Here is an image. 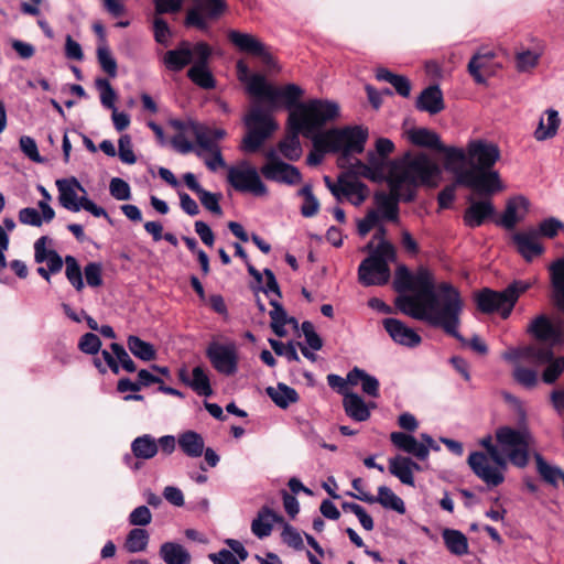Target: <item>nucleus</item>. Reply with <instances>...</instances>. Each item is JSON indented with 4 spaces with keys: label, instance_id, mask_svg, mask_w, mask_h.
I'll list each match as a JSON object with an SVG mask.
<instances>
[{
    "label": "nucleus",
    "instance_id": "f257e3e1",
    "mask_svg": "<svg viewBox=\"0 0 564 564\" xmlns=\"http://www.w3.org/2000/svg\"><path fill=\"white\" fill-rule=\"evenodd\" d=\"M393 285L399 293L395 305L403 314L441 328L467 345V340L458 332L464 301L452 283L438 282L434 273L425 267L411 272L401 265L395 270ZM468 345L479 354L487 352V345L478 336H474Z\"/></svg>",
    "mask_w": 564,
    "mask_h": 564
},
{
    "label": "nucleus",
    "instance_id": "f03ea898",
    "mask_svg": "<svg viewBox=\"0 0 564 564\" xmlns=\"http://www.w3.org/2000/svg\"><path fill=\"white\" fill-rule=\"evenodd\" d=\"M441 176V167L425 153H406L394 161L387 177L390 193L375 194V208L369 209L365 218L358 221V234L365 237L383 220L399 223V202L413 200L421 185L437 186Z\"/></svg>",
    "mask_w": 564,
    "mask_h": 564
},
{
    "label": "nucleus",
    "instance_id": "7ed1b4c3",
    "mask_svg": "<svg viewBox=\"0 0 564 564\" xmlns=\"http://www.w3.org/2000/svg\"><path fill=\"white\" fill-rule=\"evenodd\" d=\"M499 159V148L484 139L470 140L466 150L457 147L445 149V169L455 175L456 183L481 195L505 188L499 173L492 170Z\"/></svg>",
    "mask_w": 564,
    "mask_h": 564
},
{
    "label": "nucleus",
    "instance_id": "20e7f679",
    "mask_svg": "<svg viewBox=\"0 0 564 564\" xmlns=\"http://www.w3.org/2000/svg\"><path fill=\"white\" fill-rule=\"evenodd\" d=\"M339 116V106L329 100L311 99L300 105L289 115V132L278 144L280 153L289 161L302 156L299 134L311 139L315 145L316 131Z\"/></svg>",
    "mask_w": 564,
    "mask_h": 564
},
{
    "label": "nucleus",
    "instance_id": "39448f33",
    "mask_svg": "<svg viewBox=\"0 0 564 564\" xmlns=\"http://www.w3.org/2000/svg\"><path fill=\"white\" fill-rule=\"evenodd\" d=\"M315 148L319 151L340 153L343 159L360 154L365 150L368 129L361 126H347L321 132L316 131Z\"/></svg>",
    "mask_w": 564,
    "mask_h": 564
},
{
    "label": "nucleus",
    "instance_id": "423d86ee",
    "mask_svg": "<svg viewBox=\"0 0 564 564\" xmlns=\"http://www.w3.org/2000/svg\"><path fill=\"white\" fill-rule=\"evenodd\" d=\"M496 440L507 463L519 468H524L529 464L530 452L535 446V440L527 426L519 429L501 426L496 431Z\"/></svg>",
    "mask_w": 564,
    "mask_h": 564
},
{
    "label": "nucleus",
    "instance_id": "0eeeda50",
    "mask_svg": "<svg viewBox=\"0 0 564 564\" xmlns=\"http://www.w3.org/2000/svg\"><path fill=\"white\" fill-rule=\"evenodd\" d=\"M531 285V282L517 280L500 292L485 289L476 295L477 306L482 313L497 312L502 318H507L519 296Z\"/></svg>",
    "mask_w": 564,
    "mask_h": 564
},
{
    "label": "nucleus",
    "instance_id": "6e6552de",
    "mask_svg": "<svg viewBox=\"0 0 564 564\" xmlns=\"http://www.w3.org/2000/svg\"><path fill=\"white\" fill-rule=\"evenodd\" d=\"M247 133L242 139L241 149L245 152H257L264 141L278 129L271 113L259 104H253L243 118Z\"/></svg>",
    "mask_w": 564,
    "mask_h": 564
},
{
    "label": "nucleus",
    "instance_id": "1a4fd4ad",
    "mask_svg": "<svg viewBox=\"0 0 564 564\" xmlns=\"http://www.w3.org/2000/svg\"><path fill=\"white\" fill-rule=\"evenodd\" d=\"M227 37L229 42L240 52L258 57L267 72H281V66L270 52L269 47L253 34L240 32L237 30H229Z\"/></svg>",
    "mask_w": 564,
    "mask_h": 564
},
{
    "label": "nucleus",
    "instance_id": "9d476101",
    "mask_svg": "<svg viewBox=\"0 0 564 564\" xmlns=\"http://www.w3.org/2000/svg\"><path fill=\"white\" fill-rule=\"evenodd\" d=\"M227 181L236 191L241 193H249L257 197L268 194V188L261 180L260 172L248 161H240L237 165L229 166Z\"/></svg>",
    "mask_w": 564,
    "mask_h": 564
},
{
    "label": "nucleus",
    "instance_id": "9b49d317",
    "mask_svg": "<svg viewBox=\"0 0 564 564\" xmlns=\"http://www.w3.org/2000/svg\"><path fill=\"white\" fill-rule=\"evenodd\" d=\"M468 465L489 487H496L505 479L507 460L502 455L497 458L481 452H474L468 457Z\"/></svg>",
    "mask_w": 564,
    "mask_h": 564
},
{
    "label": "nucleus",
    "instance_id": "f8f14e48",
    "mask_svg": "<svg viewBox=\"0 0 564 564\" xmlns=\"http://www.w3.org/2000/svg\"><path fill=\"white\" fill-rule=\"evenodd\" d=\"M528 333L540 343L549 345V349L564 345V321L561 317L539 315L529 324Z\"/></svg>",
    "mask_w": 564,
    "mask_h": 564
},
{
    "label": "nucleus",
    "instance_id": "ddd939ff",
    "mask_svg": "<svg viewBox=\"0 0 564 564\" xmlns=\"http://www.w3.org/2000/svg\"><path fill=\"white\" fill-rule=\"evenodd\" d=\"M267 162L261 166L260 173L268 181L295 185L302 181L300 170L289 163L283 162L274 149L265 152Z\"/></svg>",
    "mask_w": 564,
    "mask_h": 564
},
{
    "label": "nucleus",
    "instance_id": "4468645a",
    "mask_svg": "<svg viewBox=\"0 0 564 564\" xmlns=\"http://www.w3.org/2000/svg\"><path fill=\"white\" fill-rule=\"evenodd\" d=\"M195 63L188 68L187 77L202 89H214L216 79L208 66L213 50L206 42L200 41L195 43Z\"/></svg>",
    "mask_w": 564,
    "mask_h": 564
},
{
    "label": "nucleus",
    "instance_id": "2eb2a0df",
    "mask_svg": "<svg viewBox=\"0 0 564 564\" xmlns=\"http://www.w3.org/2000/svg\"><path fill=\"white\" fill-rule=\"evenodd\" d=\"M303 95L304 90L296 84L275 87L265 80L257 98L265 99L273 108L283 105L292 111L300 105L296 102Z\"/></svg>",
    "mask_w": 564,
    "mask_h": 564
},
{
    "label": "nucleus",
    "instance_id": "dca6fc26",
    "mask_svg": "<svg viewBox=\"0 0 564 564\" xmlns=\"http://www.w3.org/2000/svg\"><path fill=\"white\" fill-rule=\"evenodd\" d=\"M206 355L213 367L225 376H232L238 369V354L235 344L212 343Z\"/></svg>",
    "mask_w": 564,
    "mask_h": 564
},
{
    "label": "nucleus",
    "instance_id": "f3484780",
    "mask_svg": "<svg viewBox=\"0 0 564 564\" xmlns=\"http://www.w3.org/2000/svg\"><path fill=\"white\" fill-rule=\"evenodd\" d=\"M194 2L187 11L185 24L199 30H207V20L218 18L226 8L224 0H194Z\"/></svg>",
    "mask_w": 564,
    "mask_h": 564
},
{
    "label": "nucleus",
    "instance_id": "a211bd4d",
    "mask_svg": "<svg viewBox=\"0 0 564 564\" xmlns=\"http://www.w3.org/2000/svg\"><path fill=\"white\" fill-rule=\"evenodd\" d=\"M58 191V202L67 210L77 213L82 209L86 189L75 177L62 178L56 181Z\"/></svg>",
    "mask_w": 564,
    "mask_h": 564
},
{
    "label": "nucleus",
    "instance_id": "6ab92c4d",
    "mask_svg": "<svg viewBox=\"0 0 564 564\" xmlns=\"http://www.w3.org/2000/svg\"><path fill=\"white\" fill-rule=\"evenodd\" d=\"M358 278L360 283L366 286L382 285L389 281L390 269L383 259L369 257L360 263Z\"/></svg>",
    "mask_w": 564,
    "mask_h": 564
},
{
    "label": "nucleus",
    "instance_id": "aec40b11",
    "mask_svg": "<svg viewBox=\"0 0 564 564\" xmlns=\"http://www.w3.org/2000/svg\"><path fill=\"white\" fill-rule=\"evenodd\" d=\"M512 242L518 253L527 262L534 261L545 251V248L538 236V231L533 227L516 232L512 236Z\"/></svg>",
    "mask_w": 564,
    "mask_h": 564
},
{
    "label": "nucleus",
    "instance_id": "412c9836",
    "mask_svg": "<svg viewBox=\"0 0 564 564\" xmlns=\"http://www.w3.org/2000/svg\"><path fill=\"white\" fill-rule=\"evenodd\" d=\"M196 58L195 44L188 41H181L178 45L166 51L162 56V63L170 72H181L187 65H193Z\"/></svg>",
    "mask_w": 564,
    "mask_h": 564
},
{
    "label": "nucleus",
    "instance_id": "4be33fe9",
    "mask_svg": "<svg viewBox=\"0 0 564 564\" xmlns=\"http://www.w3.org/2000/svg\"><path fill=\"white\" fill-rule=\"evenodd\" d=\"M368 196L369 188L366 184L349 174L340 175V187L338 196H336L337 202L347 199L350 204L359 206L368 198Z\"/></svg>",
    "mask_w": 564,
    "mask_h": 564
},
{
    "label": "nucleus",
    "instance_id": "5701e85b",
    "mask_svg": "<svg viewBox=\"0 0 564 564\" xmlns=\"http://www.w3.org/2000/svg\"><path fill=\"white\" fill-rule=\"evenodd\" d=\"M383 327L392 340L399 345L413 348L422 341L421 336L414 329L397 318H386Z\"/></svg>",
    "mask_w": 564,
    "mask_h": 564
},
{
    "label": "nucleus",
    "instance_id": "b1692460",
    "mask_svg": "<svg viewBox=\"0 0 564 564\" xmlns=\"http://www.w3.org/2000/svg\"><path fill=\"white\" fill-rule=\"evenodd\" d=\"M551 349L543 348L540 344L525 346L523 348H510L502 354V358L510 362H518L519 360H527L534 365H542L549 360Z\"/></svg>",
    "mask_w": 564,
    "mask_h": 564
},
{
    "label": "nucleus",
    "instance_id": "393cba45",
    "mask_svg": "<svg viewBox=\"0 0 564 564\" xmlns=\"http://www.w3.org/2000/svg\"><path fill=\"white\" fill-rule=\"evenodd\" d=\"M549 271L554 304L564 313V257L550 263Z\"/></svg>",
    "mask_w": 564,
    "mask_h": 564
},
{
    "label": "nucleus",
    "instance_id": "a878e982",
    "mask_svg": "<svg viewBox=\"0 0 564 564\" xmlns=\"http://www.w3.org/2000/svg\"><path fill=\"white\" fill-rule=\"evenodd\" d=\"M274 523H283V518L268 507H263L252 520L251 531L263 539L271 534Z\"/></svg>",
    "mask_w": 564,
    "mask_h": 564
},
{
    "label": "nucleus",
    "instance_id": "bb28decb",
    "mask_svg": "<svg viewBox=\"0 0 564 564\" xmlns=\"http://www.w3.org/2000/svg\"><path fill=\"white\" fill-rule=\"evenodd\" d=\"M416 108L426 111L430 115H436L444 109L443 93L438 86L433 85L426 87L416 100Z\"/></svg>",
    "mask_w": 564,
    "mask_h": 564
},
{
    "label": "nucleus",
    "instance_id": "cd10ccee",
    "mask_svg": "<svg viewBox=\"0 0 564 564\" xmlns=\"http://www.w3.org/2000/svg\"><path fill=\"white\" fill-rule=\"evenodd\" d=\"M408 138L415 145L437 150L444 155L445 149L451 148L441 142L440 135L436 132L426 128H414L409 130Z\"/></svg>",
    "mask_w": 564,
    "mask_h": 564
},
{
    "label": "nucleus",
    "instance_id": "c85d7f7f",
    "mask_svg": "<svg viewBox=\"0 0 564 564\" xmlns=\"http://www.w3.org/2000/svg\"><path fill=\"white\" fill-rule=\"evenodd\" d=\"M494 212V206L489 200L473 202L465 210L464 223L470 228L479 227Z\"/></svg>",
    "mask_w": 564,
    "mask_h": 564
},
{
    "label": "nucleus",
    "instance_id": "c756f323",
    "mask_svg": "<svg viewBox=\"0 0 564 564\" xmlns=\"http://www.w3.org/2000/svg\"><path fill=\"white\" fill-rule=\"evenodd\" d=\"M347 380L350 386H361V390L365 394L371 398L379 397V380L365 370L355 367L347 375Z\"/></svg>",
    "mask_w": 564,
    "mask_h": 564
},
{
    "label": "nucleus",
    "instance_id": "7c9ffc66",
    "mask_svg": "<svg viewBox=\"0 0 564 564\" xmlns=\"http://www.w3.org/2000/svg\"><path fill=\"white\" fill-rule=\"evenodd\" d=\"M419 469V465L410 457L398 455L389 462L390 473L406 485H413V471Z\"/></svg>",
    "mask_w": 564,
    "mask_h": 564
},
{
    "label": "nucleus",
    "instance_id": "2f4dec72",
    "mask_svg": "<svg viewBox=\"0 0 564 564\" xmlns=\"http://www.w3.org/2000/svg\"><path fill=\"white\" fill-rule=\"evenodd\" d=\"M343 405L346 414L357 422H365L370 417L369 405L355 392L345 393Z\"/></svg>",
    "mask_w": 564,
    "mask_h": 564
},
{
    "label": "nucleus",
    "instance_id": "473e14b6",
    "mask_svg": "<svg viewBox=\"0 0 564 564\" xmlns=\"http://www.w3.org/2000/svg\"><path fill=\"white\" fill-rule=\"evenodd\" d=\"M529 208V200L524 196L511 198L506 207L501 223L507 228H513L520 221Z\"/></svg>",
    "mask_w": 564,
    "mask_h": 564
},
{
    "label": "nucleus",
    "instance_id": "72a5a7b5",
    "mask_svg": "<svg viewBox=\"0 0 564 564\" xmlns=\"http://www.w3.org/2000/svg\"><path fill=\"white\" fill-rule=\"evenodd\" d=\"M238 79L246 84L247 91L253 97H258L261 88L265 84V77L261 74H251L249 66L243 61H238L236 64Z\"/></svg>",
    "mask_w": 564,
    "mask_h": 564
},
{
    "label": "nucleus",
    "instance_id": "f704fd0d",
    "mask_svg": "<svg viewBox=\"0 0 564 564\" xmlns=\"http://www.w3.org/2000/svg\"><path fill=\"white\" fill-rule=\"evenodd\" d=\"M159 554L166 564H191L192 562L189 552L176 542L163 543Z\"/></svg>",
    "mask_w": 564,
    "mask_h": 564
},
{
    "label": "nucleus",
    "instance_id": "c9c22d12",
    "mask_svg": "<svg viewBox=\"0 0 564 564\" xmlns=\"http://www.w3.org/2000/svg\"><path fill=\"white\" fill-rule=\"evenodd\" d=\"M181 379L186 382L197 394L209 397L213 394L208 375L200 366H197L192 371V379L185 378V371L180 373Z\"/></svg>",
    "mask_w": 564,
    "mask_h": 564
},
{
    "label": "nucleus",
    "instance_id": "e433bc0d",
    "mask_svg": "<svg viewBox=\"0 0 564 564\" xmlns=\"http://www.w3.org/2000/svg\"><path fill=\"white\" fill-rule=\"evenodd\" d=\"M191 135H193L196 140L195 154L197 156H203V152L219 148L218 143L214 142L210 128L208 126L197 122V124H191Z\"/></svg>",
    "mask_w": 564,
    "mask_h": 564
},
{
    "label": "nucleus",
    "instance_id": "4c0bfd02",
    "mask_svg": "<svg viewBox=\"0 0 564 564\" xmlns=\"http://www.w3.org/2000/svg\"><path fill=\"white\" fill-rule=\"evenodd\" d=\"M181 449L189 457H199L204 453V440L197 432L187 431L178 436Z\"/></svg>",
    "mask_w": 564,
    "mask_h": 564
},
{
    "label": "nucleus",
    "instance_id": "58836bf2",
    "mask_svg": "<svg viewBox=\"0 0 564 564\" xmlns=\"http://www.w3.org/2000/svg\"><path fill=\"white\" fill-rule=\"evenodd\" d=\"M265 391L271 400L281 409H286L290 404L299 400V394L295 389L285 383H278L276 387H268Z\"/></svg>",
    "mask_w": 564,
    "mask_h": 564
},
{
    "label": "nucleus",
    "instance_id": "ea45409f",
    "mask_svg": "<svg viewBox=\"0 0 564 564\" xmlns=\"http://www.w3.org/2000/svg\"><path fill=\"white\" fill-rule=\"evenodd\" d=\"M442 536L447 550L454 555H465L468 553V541L465 534L458 530L444 529Z\"/></svg>",
    "mask_w": 564,
    "mask_h": 564
},
{
    "label": "nucleus",
    "instance_id": "a19ab883",
    "mask_svg": "<svg viewBox=\"0 0 564 564\" xmlns=\"http://www.w3.org/2000/svg\"><path fill=\"white\" fill-rule=\"evenodd\" d=\"M131 451L137 458L151 459L158 454V444L153 436L144 434L132 441Z\"/></svg>",
    "mask_w": 564,
    "mask_h": 564
},
{
    "label": "nucleus",
    "instance_id": "79ce46f5",
    "mask_svg": "<svg viewBox=\"0 0 564 564\" xmlns=\"http://www.w3.org/2000/svg\"><path fill=\"white\" fill-rule=\"evenodd\" d=\"M534 459L541 478L554 488H557L561 484V478H563L562 469L549 464L539 453H534Z\"/></svg>",
    "mask_w": 564,
    "mask_h": 564
},
{
    "label": "nucleus",
    "instance_id": "37998d69",
    "mask_svg": "<svg viewBox=\"0 0 564 564\" xmlns=\"http://www.w3.org/2000/svg\"><path fill=\"white\" fill-rule=\"evenodd\" d=\"M542 47L535 46L533 48H520L516 53V67L519 72H529L534 68L542 55Z\"/></svg>",
    "mask_w": 564,
    "mask_h": 564
},
{
    "label": "nucleus",
    "instance_id": "c03bdc74",
    "mask_svg": "<svg viewBox=\"0 0 564 564\" xmlns=\"http://www.w3.org/2000/svg\"><path fill=\"white\" fill-rule=\"evenodd\" d=\"M130 352L143 361H151L155 358L156 351L152 344L142 340L140 337L130 335L127 339Z\"/></svg>",
    "mask_w": 564,
    "mask_h": 564
},
{
    "label": "nucleus",
    "instance_id": "a18cd8bd",
    "mask_svg": "<svg viewBox=\"0 0 564 564\" xmlns=\"http://www.w3.org/2000/svg\"><path fill=\"white\" fill-rule=\"evenodd\" d=\"M547 123L545 127L544 119L542 118L539 122L536 130L534 131V138L539 141H543L554 137L560 126L558 112L554 109H547Z\"/></svg>",
    "mask_w": 564,
    "mask_h": 564
},
{
    "label": "nucleus",
    "instance_id": "49530a36",
    "mask_svg": "<svg viewBox=\"0 0 564 564\" xmlns=\"http://www.w3.org/2000/svg\"><path fill=\"white\" fill-rule=\"evenodd\" d=\"M149 543V533L141 528L132 529L124 541V549L129 553H140L145 551Z\"/></svg>",
    "mask_w": 564,
    "mask_h": 564
},
{
    "label": "nucleus",
    "instance_id": "de8ad7c7",
    "mask_svg": "<svg viewBox=\"0 0 564 564\" xmlns=\"http://www.w3.org/2000/svg\"><path fill=\"white\" fill-rule=\"evenodd\" d=\"M543 365H546L542 372V380L546 384L554 383L564 372V357H554L551 350V356Z\"/></svg>",
    "mask_w": 564,
    "mask_h": 564
},
{
    "label": "nucleus",
    "instance_id": "09e8293b",
    "mask_svg": "<svg viewBox=\"0 0 564 564\" xmlns=\"http://www.w3.org/2000/svg\"><path fill=\"white\" fill-rule=\"evenodd\" d=\"M370 503L379 502L383 508L393 510L400 514L405 512V506L400 496H355Z\"/></svg>",
    "mask_w": 564,
    "mask_h": 564
},
{
    "label": "nucleus",
    "instance_id": "8fccbe9b",
    "mask_svg": "<svg viewBox=\"0 0 564 564\" xmlns=\"http://www.w3.org/2000/svg\"><path fill=\"white\" fill-rule=\"evenodd\" d=\"M297 194L303 197V204L301 206V214L304 217H313L319 209V202L313 194L312 186L306 184L302 187Z\"/></svg>",
    "mask_w": 564,
    "mask_h": 564
},
{
    "label": "nucleus",
    "instance_id": "3c124183",
    "mask_svg": "<svg viewBox=\"0 0 564 564\" xmlns=\"http://www.w3.org/2000/svg\"><path fill=\"white\" fill-rule=\"evenodd\" d=\"M65 275L76 291H82L85 286L83 273L77 260L73 256L65 257Z\"/></svg>",
    "mask_w": 564,
    "mask_h": 564
},
{
    "label": "nucleus",
    "instance_id": "603ef678",
    "mask_svg": "<svg viewBox=\"0 0 564 564\" xmlns=\"http://www.w3.org/2000/svg\"><path fill=\"white\" fill-rule=\"evenodd\" d=\"M97 58L100 67L105 73H107L110 77L117 76V62L112 56L109 47L105 43L98 46Z\"/></svg>",
    "mask_w": 564,
    "mask_h": 564
},
{
    "label": "nucleus",
    "instance_id": "864d4df0",
    "mask_svg": "<svg viewBox=\"0 0 564 564\" xmlns=\"http://www.w3.org/2000/svg\"><path fill=\"white\" fill-rule=\"evenodd\" d=\"M350 174L354 176H362L372 182H381L383 180V174L377 170V167H371L360 160H356L354 163H351Z\"/></svg>",
    "mask_w": 564,
    "mask_h": 564
},
{
    "label": "nucleus",
    "instance_id": "5fc2aeb1",
    "mask_svg": "<svg viewBox=\"0 0 564 564\" xmlns=\"http://www.w3.org/2000/svg\"><path fill=\"white\" fill-rule=\"evenodd\" d=\"M539 237L554 238L564 230V223L555 217L543 219L535 228Z\"/></svg>",
    "mask_w": 564,
    "mask_h": 564
},
{
    "label": "nucleus",
    "instance_id": "6e6d98bb",
    "mask_svg": "<svg viewBox=\"0 0 564 564\" xmlns=\"http://www.w3.org/2000/svg\"><path fill=\"white\" fill-rule=\"evenodd\" d=\"M513 378L519 384L528 389L534 388L539 381L535 370L522 367L520 365L514 367Z\"/></svg>",
    "mask_w": 564,
    "mask_h": 564
},
{
    "label": "nucleus",
    "instance_id": "4d7b16f0",
    "mask_svg": "<svg viewBox=\"0 0 564 564\" xmlns=\"http://www.w3.org/2000/svg\"><path fill=\"white\" fill-rule=\"evenodd\" d=\"M96 87L100 93V101L102 106H105L108 109H116V93L111 87L109 80L105 78H98L96 79Z\"/></svg>",
    "mask_w": 564,
    "mask_h": 564
},
{
    "label": "nucleus",
    "instance_id": "13d9d810",
    "mask_svg": "<svg viewBox=\"0 0 564 564\" xmlns=\"http://www.w3.org/2000/svg\"><path fill=\"white\" fill-rule=\"evenodd\" d=\"M153 32L154 40L164 46L170 45V40L172 37V31L166 23V21L160 17H155L153 20Z\"/></svg>",
    "mask_w": 564,
    "mask_h": 564
},
{
    "label": "nucleus",
    "instance_id": "bf43d9fd",
    "mask_svg": "<svg viewBox=\"0 0 564 564\" xmlns=\"http://www.w3.org/2000/svg\"><path fill=\"white\" fill-rule=\"evenodd\" d=\"M20 149L23 154L35 163H43L44 159L40 155L35 140L29 135H22L19 140Z\"/></svg>",
    "mask_w": 564,
    "mask_h": 564
},
{
    "label": "nucleus",
    "instance_id": "052dcab7",
    "mask_svg": "<svg viewBox=\"0 0 564 564\" xmlns=\"http://www.w3.org/2000/svg\"><path fill=\"white\" fill-rule=\"evenodd\" d=\"M110 195L117 200H128L131 198L130 185L122 178L113 177L109 184Z\"/></svg>",
    "mask_w": 564,
    "mask_h": 564
},
{
    "label": "nucleus",
    "instance_id": "680f3d73",
    "mask_svg": "<svg viewBox=\"0 0 564 564\" xmlns=\"http://www.w3.org/2000/svg\"><path fill=\"white\" fill-rule=\"evenodd\" d=\"M198 158L204 161L207 169L212 172H216L219 169L226 167V162L223 158L220 147L207 152H203V156Z\"/></svg>",
    "mask_w": 564,
    "mask_h": 564
},
{
    "label": "nucleus",
    "instance_id": "e2e57ef3",
    "mask_svg": "<svg viewBox=\"0 0 564 564\" xmlns=\"http://www.w3.org/2000/svg\"><path fill=\"white\" fill-rule=\"evenodd\" d=\"M110 348L117 358L118 366L122 367L128 372H134L137 370L134 361L131 359L127 350L120 344L112 343Z\"/></svg>",
    "mask_w": 564,
    "mask_h": 564
},
{
    "label": "nucleus",
    "instance_id": "0e129e2a",
    "mask_svg": "<svg viewBox=\"0 0 564 564\" xmlns=\"http://www.w3.org/2000/svg\"><path fill=\"white\" fill-rule=\"evenodd\" d=\"M281 536L285 544L295 550H302L304 547L301 533L295 528L288 523L283 522V530Z\"/></svg>",
    "mask_w": 564,
    "mask_h": 564
},
{
    "label": "nucleus",
    "instance_id": "69168bd1",
    "mask_svg": "<svg viewBox=\"0 0 564 564\" xmlns=\"http://www.w3.org/2000/svg\"><path fill=\"white\" fill-rule=\"evenodd\" d=\"M269 344L278 356H284L289 361H300L299 354L292 343L284 345L276 339H269Z\"/></svg>",
    "mask_w": 564,
    "mask_h": 564
},
{
    "label": "nucleus",
    "instance_id": "338daca9",
    "mask_svg": "<svg viewBox=\"0 0 564 564\" xmlns=\"http://www.w3.org/2000/svg\"><path fill=\"white\" fill-rule=\"evenodd\" d=\"M100 347L101 341L94 333L84 334L78 341V348L84 354L96 355L100 350Z\"/></svg>",
    "mask_w": 564,
    "mask_h": 564
},
{
    "label": "nucleus",
    "instance_id": "774afa93",
    "mask_svg": "<svg viewBox=\"0 0 564 564\" xmlns=\"http://www.w3.org/2000/svg\"><path fill=\"white\" fill-rule=\"evenodd\" d=\"M118 155L123 163L133 164L137 158L133 153L132 141L129 134H122L118 142Z\"/></svg>",
    "mask_w": 564,
    "mask_h": 564
}]
</instances>
